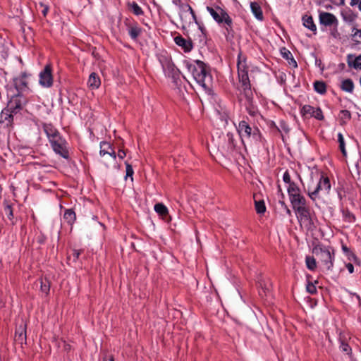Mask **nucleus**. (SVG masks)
I'll list each match as a JSON object with an SVG mask.
<instances>
[{"instance_id":"29","label":"nucleus","mask_w":361,"mask_h":361,"mask_svg":"<svg viewBox=\"0 0 361 361\" xmlns=\"http://www.w3.org/2000/svg\"><path fill=\"white\" fill-rule=\"evenodd\" d=\"M64 220L69 224L73 225L76 220V214L73 209H67L63 214Z\"/></svg>"},{"instance_id":"16","label":"nucleus","mask_w":361,"mask_h":361,"mask_svg":"<svg viewBox=\"0 0 361 361\" xmlns=\"http://www.w3.org/2000/svg\"><path fill=\"white\" fill-rule=\"evenodd\" d=\"M226 145L222 146L223 150L226 153L233 152L236 147V141L234 138V135L232 133H227L226 136Z\"/></svg>"},{"instance_id":"45","label":"nucleus","mask_w":361,"mask_h":361,"mask_svg":"<svg viewBox=\"0 0 361 361\" xmlns=\"http://www.w3.org/2000/svg\"><path fill=\"white\" fill-rule=\"evenodd\" d=\"M343 18L345 22L353 23L357 18V16L350 11L349 13H345V15H343Z\"/></svg>"},{"instance_id":"59","label":"nucleus","mask_w":361,"mask_h":361,"mask_svg":"<svg viewBox=\"0 0 361 361\" xmlns=\"http://www.w3.org/2000/svg\"><path fill=\"white\" fill-rule=\"evenodd\" d=\"M173 4L178 6L180 8H183L184 7V4L182 3L181 0H173Z\"/></svg>"},{"instance_id":"8","label":"nucleus","mask_w":361,"mask_h":361,"mask_svg":"<svg viewBox=\"0 0 361 361\" xmlns=\"http://www.w3.org/2000/svg\"><path fill=\"white\" fill-rule=\"evenodd\" d=\"M161 66L165 75L172 78L173 81L176 82V80L179 79L180 72L179 69L174 65L171 59H165L163 61H161Z\"/></svg>"},{"instance_id":"50","label":"nucleus","mask_w":361,"mask_h":361,"mask_svg":"<svg viewBox=\"0 0 361 361\" xmlns=\"http://www.w3.org/2000/svg\"><path fill=\"white\" fill-rule=\"evenodd\" d=\"M50 290V285L49 281H41V290L42 292L46 293L47 295L49 293Z\"/></svg>"},{"instance_id":"31","label":"nucleus","mask_w":361,"mask_h":361,"mask_svg":"<svg viewBox=\"0 0 361 361\" xmlns=\"http://www.w3.org/2000/svg\"><path fill=\"white\" fill-rule=\"evenodd\" d=\"M341 89L343 91L352 93L354 89L353 81L350 78L343 80L341 85Z\"/></svg>"},{"instance_id":"32","label":"nucleus","mask_w":361,"mask_h":361,"mask_svg":"<svg viewBox=\"0 0 361 361\" xmlns=\"http://www.w3.org/2000/svg\"><path fill=\"white\" fill-rule=\"evenodd\" d=\"M341 248H342L343 252L345 253V255L348 257V260H350V261L353 260L355 264L359 263V259L357 257V256L355 255V254L353 252H352L347 247L346 245L342 244Z\"/></svg>"},{"instance_id":"34","label":"nucleus","mask_w":361,"mask_h":361,"mask_svg":"<svg viewBox=\"0 0 361 361\" xmlns=\"http://www.w3.org/2000/svg\"><path fill=\"white\" fill-rule=\"evenodd\" d=\"M343 218L344 221L348 223H354L356 221L355 216L348 209H343L341 210Z\"/></svg>"},{"instance_id":"24","label":"nucleus","mask_w":361,"mask_h":361,"mask_svg":"<svg viewBox=\"0 0 361 361\" xmlns=\"http://www.w3.org/2000/svg\"><path fill=\"white\" fill-rule=\"evenodd\" d=\"M127 7L128 10L132 12L135 16H139L144 14V11L142 8L135 1L127 2Z\"/></svg>"},{"instance_id":"28","label":"nucleus","mask_w":361,"mask_h":361,"mask_svg":"<svg viewBox=\"0 0 361 361\" xmlns=\"http://www.w3.org/2000/svg\"><path fill=\"white\" fill-rule=\"evenodd\" d=\"M281 54L284 59H286L288 63L294 68L298 67V63L294 59L292 53L286 48H283L281 51Z\"/></svg>"},{"instance_id":"51","label":"nucleus","mask_w":361,"mask_h":361,"mask_svg":"<svg viewBox=\"0 0 361 361\" xmlns=\"http://www.w3.org/2000/svg\"><path fill=\"white\" fill-rule=\"evenodd\" d=\"M82 250L73 249L72 250L71 256H69L68 258L71 259V257H73V262H76L78 259V258H79L80 254L82 253Z\"/></svg>"},{"instance_id":"64","label":"nucleus","mask_w":361,"mask_h":361,"mask_svg":"<svg viewBox=\"0 0 361 361\" xmlns=\"http://www.w3.org/2000/svg\"><path fill=\"white\" fill-rule=\"evenodd\" d=\"M198 25V27L199 29L200 30L201 32L203 34V35H205L206 34V29L204 28V27L203 26L202 24H201L200 23H199V25Z\"/></svg>"},{"instance_id":"61","label":"nucleus","mask_w":361,"mask_h":361,"mask_svg":"<svg viewBox=\"0 0 361 361\" xmlns=\"http://www.w3.org/2000/svg\"><path fill=\"white\" fill-rule=\"evenodd\" d=\"M345 267H346L347 269L348 270L349 273H350V274L353 273L354 267H353V264L348 263L345 264Z\"/></svg>"},{"instance_id":"22","label":"nucleus","mask_w":361,"mask_h":361,"mask_svg":"<svg viewBox=\"0 0 361 361\" xmlns=\"http://www.w3.org/2000/svg\"><path fill=\"white\" fill-rule=\"evenodd\" d=\"M241 94L244 96V97L246 99V109H247V111L248 112V114L252 116H255L257 114H258V110H257V106H255L254 104H253V93H252V91L251 90V97L250 98H247L246 97L245 94H243L242 92Z\"/></svg>"},{"instance_id":"46","label":"nucleus","mask_w":361,"mask_h":361,"mask_svg":"<svg viewBox=\"0 0 361 361\" xmlns=\"http://www.w3.org/2000/svg\"><path fill=\"white\" fill-rule=\"evenodd\" d=\"M340 349L342 352L346 353L347 355H350L352 353L350 346L344 341H341Z\"/></svg>"},{"instance_id":"30","label":"nucleus","mask_w":361,"mask_h":361,"mask_svg":"<svg viewBox=\"0 0 361 361\" xmlns=\"http://www.w3.org/2000/svg\"><path fill=\"white\" fill-rule=\"evenodd\" d=\"M314 90L320 94H324L326 92V84L322 80H316L313 83Z\"/></svg>"},{"instance_id":"15","label":"nucleus","mask_w":361,"mask_h":361,"mask_svg":"<svg viewBox=\"0 0 361 361\" xmlns=\"http://www.w3.org/2000/svg\"><path fill=\"white\" fill-rule=\"evenodd\" d=\"M207 11L210 13L213 19L218 24L223 23L224 18H223L222 16L223 14H224V13H227L226 11H224L219 6H216V9L213 8L211 6H207Z\"/></svg>"},{"instance_id":"4","label":"nucleus","mask_w":361,"mask_h":361,"mask_svg":"<svg viewBox=\"0 0 361 361\" xmlns=\"http://www.w3.org/2000/svg\"><path fill=\"white\" fill-rule=\"evenodd\" d=\"M237 131L243 144H244V139L250 140L255 143L262 140V134L259 128L256 126H250L246 121L243 120L239 122Z\"/></svg>"},{"instance_id":"38","label":"nucleus","mask_w":361,"mask_h":361,"mask_svg":"<svg viewBox=\"0 0 361 361\" xmlns=\"http://www.w3.org/2000/svg\"><path fill=\"white\" fill-rule=\"evenodd\" d=\"M338 142L339 144V149L341 150L343 157L347 156V152L345 149V144L344 141L343 135L341 133H338Z\"/></svg>"},{"instance_id":"62","label":"nucleus","mask_w":361,"mask_h":361,"mask_svg":"<svg viewBox=\"0 0 361 361\" xmlns=\"http://www.w3.org/2000/svg\"><path fill=\"white\" fill-rule=\"evenodd\" d=\"M331 35L335 38L337 37V36L338 35L337 27H334V28L331 32Z\"/></svg>"},{"instance_id":"9","label":"nucleus","mask_w":361,"mask_h":361,"mask_svg":"<svg viewBox=\"0 0 361 361\" xmlns=\"http://www.w3.org/2000/svg\"><path fill=\"white\" fill-rule=\"evenodd\" d=\"M39 83L44 87H51L53 85L52 67L51 64H47L39 73Z\"/></svg>"},{"instance_id":"37","label":"nucleus","mask_w":361,"mask_h":361,"mask_svg":"<svg viewBox=\"0 0 361 361\" xmlns=\"http://www.w3.org/2000/svg\"><path fill=\"white\" fill-rule=\"evenodd\" d=\"M351 119V113L348 110H341L339 113L341 125H345Z\"/></svg>"},{"instance_id":"56","label":"nucleus","mask_w":361,"mask_h":361,"mask_svg":"<svg viewBox=\"0 0 361 361\" xmlns=\"http://www.w3.org/2000/svg\"><path fill=\"white\" fill-rule=\"evenodd\" d=\"M347 291H348V293L350 295L355 296L356 298V299L357 300V302H358L359 306H361V298H360V296L358 294L355 293H352V292H350L349 290H347Z\"/></svg>"},{"instance_id":"21","label":"nucleus","mask_w":361,"mask_h":361,"mask_svg":"<svg viewBox=\"0 0 361 361\" xmlns=\"http://www.w3.org/2000/svg\"><path fill=\"white\" fill-rule=\"evenodd\" d=\"M290 202L293 209H297L298 207H305L307 205L305 197L301 194L297 196L291 197Z\"/></svg>"},{"instance_id":"23","label":"nucleus","mask_w":361,"mask_h":361,"mask_svg":"<svg viewBox=\"0 0 361 361\" xmlns=\"http://www.w3.org/2000/svg\"><path fill=\"white\" fill-rule=\"evenodd\" d=\"M222 17L224 18L223 23H225L224 27L227 32L226 38H228V36L233 37L234 31L233 29V20H232L231 18L229 16V15L227 13H224V14H223Z\"/></svg>"},{"instance_id":"13","label":"nucleus","mask_w":361,"mask_h":361,"mask_svg":"<svg viewBox=\"0 0 361 361\" xmlns=\"http://www.w3.org/2000/svg\"><path fill=\"white\" fill-rule=\"evenodd\" d=\"M14 341L21 347L27 343L26 324L20 325L16 329Z\"/></svg>"},{"instance_id":"17","label":"nucleus","mask_w":361,"mask_h":361,"mask_svg":"<svg viewBox=\"0 0 361 361\" xmlns=\"http://www.w3.org/2000/svg\"><path fill=\"white\" fill-rule=\"evenodd\" d=\"M42 127L49 142L61 135L59 130L51 123H44Z\"/></svg>"},{"instance_id":"44","label":"nucleus","mask_w":361,"mask_h":361,"mask_svg":"<svg viewBox=\"0 0 361 361\" xmlns=\"http://www.w3.org/2000/svg\"><path fill=\"white\" fill-rule=\"evenodd\" d=\"M4 210L5 214L7 216V217L9 219H12L13 218V212L11 205L8 204V202L6 201H5L4 202Z\"/></svg>"},{"instance_id":"57","label":"nucleus","mask_w":361,"mask_h":361,"mask_svg":"<svg viewBox=\"0 0 361 361\" xmlns=\"http://www.w3.org/2000/svg\"><path fill=\"white\" fill-rule=\"evenodd\" d=\"M331 3L337 6H344L345 0H331Z\"/></svg>"},{"instance_id":"36","label":"nucleus","mask_w":361,"mask_h":361,"mask_svg":"<svg viewBox=\"0 0 361 361\" xmlns=\"http://www.w3.org/2000/svg\"><path fill=\"white\" fill-rule=\"evenodd\" d=\"M14 85L18 92L28 88L27 80H23L20 78L14 79Z\"/></svg>"},{"instance_id":"26","label":"nucleus","mask_w":361,"mask_h":361,"mask_svg":"<svg viewBox=\"0 0 361 361\" xmlns=\"http://www.w3.org/2000/svg\"><path fill=\"white\" fill-rule=\"evenodd\" d=\"M101 85V80L98 75L92 73L88 79V85L91 89H97Z\"/></svg>"},{"instance_id":"49","label":"nucleus","mask_w":361,"mask_h":361,"mask_svg":"<svg viewBox=\"0 0 361 361\" xmlns=\"http://www.w3.org/2000/svg\"><path fill=\"white\" fill-rule=\"evenodd\" d=\"M5 108L11 113H13L14 115L17 114L20 111V110L16 107L15 105H13V104H11V102L10 101L8 102L7 105Z\"/></svg>"},{"instance_id":"12","label":"nucleus","mask_w":361,"mask_h":361,"mask_svg":"<svg viewBox=\"0 0 361 361\" xmlns=\"http://www.w3.org/2000/svg\"><path fill=\"white\" fill-rule=\"evenodd\" d=\"M319 23L325 27L338 26V20L333 13L321 11L319 14Z\"/></svg>"},{"instance_id":"40","label":"nucleus","mask_w":361,"mask_h":361,"mask_svg":"<svg viewBox=\"0 0 361 361\" xmlns=\"http://www.w3.org/2000/svg\"><path fill=\"white\" fill-rule=\"evenodd\" d=\"M255 205L257 214H262L266 212V206L264 200H255Z\"/></svg>"},{"instance_id":"14","label":"nucleus","mask_w":361,"mask_h":361,"mask_svg":"<svg viewBox=\"0 0 361 361\" xmlns=\"http://www.w3.org/2000/svg\"><path fill=\"white\" fill-rule=\"evenodd\" d=\"M173 39L175 43L186 53L190 52L193 49V42L190 39H186L178 35Z\"/></svg>"},{"instance_id":"7","label":"nucleus","mask_w":361,"mask_h":361,"mask_svg":"<svg viewBox=\"0 0 361 361\" xmlns=\"http://www.w3.org/2000/svg\"><path fill=\"white\" fill-rule=\"evenodd\" d=\"M298 214L299 221L305 224L307 229H312L314 227L313 220L311 214V209L309 205L302 207H298L294 210Z\"/></svg>"},{"instance_id":"48","label":"nucleus","mask_w":361,"mask_h":361,"mask_svg":"<svg viewBox=\"0 0 361 361\" xmlns=\"http://www.w3.org/2000/svg\"><path fill=\"white\" fill-rule=\"evenodd\" d=\"M126 166V175L125 178L126 179L128 177H130L131 180H133V175L134 173L133 169L129 163L127 161L125 162Z\"/></svg>"},{"instance_id":"10","label":"nucleus","mask_w":361,"mask_h":361,"mask_svg":"<svg viewBox=\"0 0 361 361\" xmlns=\"http://www.w3.org/2000/svg\"><path fill=\"white\" fill-rule=\"evenodd\" d=\"M99 155L104 158L106 156L109 158V164H115L116 160V154L112 145L105 141L100 142Z\"/></svg>"},{"instance_id":"25","label":"nucleus","mask_w":361,"mask_h":361,"mask_svg":"<svg viewBox=\"0 0 361 361\" xmlns=\"http://www.w3.org/2000/svg\"><path fill=\"white\" fill-rule=\"evenodd\" d=\"M303 25L312 31L314 34L317 33V27L313 21L311 16L305 15L302 16Z\"/></svg>"},{"instance_id":"47","label":"nucleus","mask_w":361,"mask_h":361,"mask_svg":"<svg viewBox=\"0 0 361 361\" xmlns=\"http://www.w3.org/2000/svg\"><path fill=\"white\" fill-rule=\"evenodd\" d=\"M312 117H314L319 121H323L324 119V116L323 115V112H322L321 108H319V107L314 108V114H312Z\"/></svg>"},{"instance_id":"63","label":"nucleus","mask_w":361,"mask_h":361,"mask_svg":"<svg viewBox=\"0 0 361 361\" xmlns=\"http://www.w3.org/2000/svg\"><path fill=\"white\" fill-rule=\"evenodd\" d=\"M361 0H350V5L351 6H355L356 5H359V4L360 3Z\"/></svg>"},{"instance_id":"3","label":"nucleus","mask_w":361,"mask_h":361,"mask_svg":"<svg viewBox=\"0 0 361 361\" xmlns=\"http://www.w3.org/2000/svg\"><path fill=\"white\" fill-rule=\"evenodd\" d=\"M312 253L316 255L319 262L327 271L332 270L335 259L334 248L317 245L313 247Z\"/></svg>"},{"instance_id":"52","label":"nucleus","mask_w":361,"mask_h":361,"mask_svg":"<svg viewBox=\"0 0 361 361\" xmlns=\"http://www.w3.org/2000/svg\"><path fill=\"white\" fill-rule=\"evenodd\" d=\"M185 7L188 8V11L190 12V15L192 16V19H193L194 22L195 23V24L199 25V21L197 20V16L194 11V10L192 9V8L189 4H186Z\"/></svg>"},{"instance_id":"39","label":"nucleus","mask_w":361,"mask_h":361,"mask_svg":"<svg viewBox=\"0 0 361 361\" xmlns=\"http://www.w3.org/2000/svg\"><path fill=\"white\" fill-rule=\"evenodd\" d=\"M305 263L307 269L310 271H314L317 268V262L314 257L307 256Z\"/></svg>"},{"instance_id":"58","label":"nucleus","mask_w":361,"mask_h":361,"mask_svg":"<svg viewBox=\"0 0 361 361\" xmlns=\"http://www.w3.org/2000/svg\"><path fill=\"white\" fill-rule=\"evenodd\" d=\"M126 156L125 151L122 149H118V157L119 159H123Z\"/></svg>"},{"instance_id":"20","label":"nucleus","mask_w":361,"mask_h":361,"mask_svg":"<svg viewBox=\"0 0 361 361\" xmlns=\"http://www.w3.org/2000/svg\"><path fill=\"white\" fill-rule=\"evenodd\" d=\"M347 63L350 68L361 70V54L358 56H355L353 54H348L347 56Z\"/></svg>"},{"instance_id":"11","label":"nucleus","mask_w":361,"mask_h":361,"mask_svg":"<svg viewBox=\"0 0 361 361\" xmlns=\"http://www.w3.org/2000/svg\"><path fill=\"white\" fill-rule=\"evenodd\" d=\"M124 24L127 27V30L130 38L133 40H137L138 37L142 32V29L139 26L137 22L130 20L129 18H126Z\"/></svg>"},{"instance_id":"1","label":"nucleus","mask_w":361,"mask_h":361,"mask_svg":"<svg viewBox=\"0 0 361 361\" xmlns=\"http://www.w3.org/2000/svg\"><path fill=\"white\" fill-rule=\"evenodd\" d=\"M187 69L190 72L196 82L203 89L206 94H212L213 78L209 72V68L203 61L200 60L190 63L188 61L184 62Z\"/></svg>"},{"instance_id":"35","label":"nucleus","mask_w":361,"mask_h":361,"mask_svg":"<svg viewBox=\"0 0 361 361\" xmlns=\"http://www.w3.org/2000/svg\"><path fill=\"white\" fill-rule=\"evenodd\" d=\"M154 209V211L163 218L166 217L169 214V210L163 203L156 204Z\"/></svg>"},{"instance_id":"5","label":"nucleus","mask_w":361,"mask_h":361,"mask_svg":"<svg viewBox=\"0 0 361 361\" xmlns=\"http://www.w3.org/2000/svg\"><path fill=\"white\" fill-rule=\"evenodd\" d=\"M53 151L65 159H69L68 143L64 137L59 135L49 141Z\"/></svg>"},{"instance_id":"43","label":"nucleus","mask_w":361,"mask_h":361,"mask_svg":"<svg viewBox=\"0 0 361 361\" xmlns=\"http://www.w3.org/2000/svg\"><path fill=\"white\" fill-rule=\"evenodd\" d=\"M314 109L312 106L310 105H304L300 110V113L302 116L309 114L311 117L312 116V114H314Z\"/></svg>"},{"instance_id":"53","label":"nucleus","mask_w":361,"mask_h":361,"mask_svg":"<svg viewBox=\"0 0 361 361\" xmlns=\"http://www.w3.org/2000/svg\"><path fill=\"white\" fill-rule=\"evenodd\" d=\"M306 289L307 291L312 295L315 294L317 293L316 286L311 282H309L307 284Z\"/></svg>"},{"instance_id":"27","label":"nucleus","mask_w":361,"mask_h":361,"mask_svg":"<svg viewBox=\"0 0 361 361\" xmlns=\"http://www.w3.org/2000/svg\"><path fill=\"white\" fill-rule=\"evenodd\" d=\"M250 8L257 20H262L264 18L263 13L261 6L257 2H251Z\"/></svg>"},{"instance_id":"19","label":"nucleus","mask_w":361,"mask_h":361,"mask_svg":"<svg viewBox=\"0 0 361 361\" xmlns=\"http://www.w3.org/2000/svg\"><path fill=\"white\" fill-rule=\"evenodd\" d=\"M14 114L6 108H4L0 114V123H6L7 126H11L13 123Z\"/></svg>"},{"instance_id":"2","label":"nucleus","mask_w":361,"mask_h":361,"mask_svg":"<svg viewBox=\"0 0 361 361\" xmlns=\"http://www.w3.org/2000/svg\"><path fill=\"white\" fill-rule=\"evenodd\" d=\"M237 69L239 82L241 85L242 93L247 98L251 97V84L248 76L249 66L247 56L240 51L238 54Z\"/></svg>"},{"instance_id":"60","label":"nucleus","mask_w":361,"mask_h":361,"mask_svg":"<svg viewBox=\"0 0 361 361\" xmlns=\"http://www.w3.org/2000/svg\"><path fill=\"white\" fill-rule=\"evenodd\" d=\"M103 361H114V356L112 355H105Z\"/></svg>"},{"instance_id":"54","label":"nucleus","mask_w":361,"mask_h":361,"mask_svg":"<svg viewBox=\"0 0 361 361\" xmlns=\"http://www.w3.org/2000/svg\"><path fill=\"white\" fill-rule=\"evenodd\" d=\"M283 180L284 181V183L288 184V185L294 183L293 181L291 180L288 171H286V172L283 173Z\"/></svg>"},{"instance_id":"41","label":"nucleus","mask_w":361,"mask_h":361,"mask_svg":"<svg viewBox=\"0 0 361 361\" xmlns=\"http://www.w3.org/2000/svg\"><path fill=\"white\" fill-rule=\"evenodd\" d=\"M273 126L280 133L281 131H283L284 133H288L289 132V130H290L288 124L283 120H281L280 121V122H279V127L276 126L274 123H273Z\"/></svg>"},{"instance_id":"42","label":"nucleus","mask_w":361,"mask_h":361,"mask_svg":"<svg viewBox=\"0 0 361 361\" xmlns=\"http://www.w3.org/2000/svg\"><path fill=\"white\" fill-rule=\"evenodd\" d=\"M352 40L356 44L361 42V29L353 28L352 30Z\"/></svg>"},{"instance_id":"6","label":"nucleus","mask_w":361,"mask_h":361,"mask_svg":"<svg viewBox=\"0 0 361 361\" xmlns=\"http://www.w3.org/2000/svg\"><path fill=\"white\" fill-rule=\"evenodd\" d=\"M331 190V183L329 177L324 176L323 173L317 185L316 188L312 192H308V196L310 199L314 201L320 191H324L325 193L329 194Z\"/></svg>"},{"instance_id":"55","label":"nucleus","mask_w":361,"mask_h":361,"mask_svg":"<svg viewBox=\"0 0 361 361\" xmlns=\"http://www.w3.org/2000/svg\"><path fill=\"white\" fill-rule=\"evenodd\" d=\"M39 6L42 8L41 12L43 16L45 17L49 11V6L47 5H45L42 2L39 3Z\"/></svg>"},{"instance_id":"18","label":"nucleus","mask_w":361,"mask_h":361,"mask_svg":"<svg viewBox=\"0 0 361 361\" xmlns=\"http://www.w3.org/2000/svg\"><path fill=\"white\" fill-rule=\"evenodd\" d=\"M9 101L11 102V104L15 105V106L20 111L27 102L26 98L20 92H18V94L12 96Z\"/></svg>"},{"instance_id":"33","label":"nucleus","mask_w":361,"mask_h":361,"mask_svg":"<svg viewBox=\"0 0 361 361\" xmlns=\"http://www.w3.org/2000/svg\"><path fill=\"white\" fill-rule=\"evenodd\" d=\"M287 192L289 196V199H290L291 197H294L295 195L297 196L301 195V190L295 183H293L288 185L287 188Z\"/></svg>"}]
</instances>
